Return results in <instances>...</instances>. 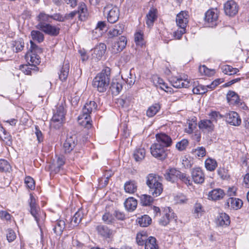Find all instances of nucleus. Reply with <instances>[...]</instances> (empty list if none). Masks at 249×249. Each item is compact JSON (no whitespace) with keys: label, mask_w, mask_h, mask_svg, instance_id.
Instances as JSON below:
<instances>
[{"label":"nucleus","mask_w":249,"mask_h":249,"mask_svg":"<svg viewBox=\"0 0 249 249\" xmlns=\"http://www.w3.org/2000/svg\"><path fill=\"white\" fill-rule=\"evenodd\" d=\"M77 143V140L75 135L68 136L63 144V149L67 153L71 152Z\"/></svg>","instance_id":"f8f14e48"},{"label":"nucleus","mask_w":249,"mask_h":249,"mask_svg":"<svg viewBox=\"0 0 249 249\" xmlns=\"http://www.w3.org/2000/svg\"><path fill=\"white\" fill-rule=\"evenodd\" d=\"M199 71L202 75L209 77L213 76L215 73L214 69H209L205 65L199 67Z\"/></svg>","instance_id":"7c9ffc66"},{"label":"nucleus","mask_w":249,"mask_h":249,"mask_svg":"<svg viewBox=\"0 0 249 249\" xmlns=\"http://www.w3.org/2000/svg\"><path fill=\"white\" fill-rule=\"evenodd\" d=\"M30 200L29 201L30 206V212L34 216L37 223L39 225L40 222L44 221L45 218V214L41 211L39 207L36 203V199L32 194H30Z\"/></svg>","instance_id":"f03ea898"},{"label":"nucleus","mask_w":249,"mask_h":249,"mask_svg":"<svg viewBox=\"0 0 249 249\" xmlns=\"http://www.w3.org/2000/svg\"><path fill=\"white\" fill-rule=\"evenodd\" d=\"M161 181V178L156 174H149L146 177V185L149 188L150 193L155 196H159L163 191Z\"/></svg>","instance_id":"f257e3e1"},{"label":"nucleus","mask_w":249,"mask_h":249,"mask_svg":"<svg viewBox=\"0 0 249 249\" xmlns=\"http://www.w3.org/2000/svg\"><path fill=\"white\" fill-rule=\"evenodd\" d=\"M172 86L176 88H188L192 82L190 79H170Z\"/></svg>","instance_id":"aec40b11"},{"label":"nucleus","mask_w":249,"mask_h":249,"mask_svg":"<svg viewBox=\"0 0 249 249\" xmlns=\"http://www.w3.org/2000/svg\"><path fill=\"white\" fill-rule=\"evenodd\" d=\"M96 230L100 235L108 237L111 234L110 230L106 226L99 225L96 227Z\"/></svg>","instance_id":"f704fd0d"},{"label":"nucleus","mask_w":249,"mask_h":249,"mask_svg":"<svg viewBox=\"0 0 249 249\" xmlns=\"http://www.w3.org/2000/svg\"><path fill=\"white\" fill-rule=\"evenodd\" d=\"M118 79H114L111 86V89L114 93H119L123 88L122 83L118 81Z\"/></svg>","instance_id":"72a5a7b5"},{"label":"nucleus","mask_w":249,"mask_h":249,"mask_svg":"<svg viewBox=\"0 0 249 249\" xmlns=\"http://www.w3.org/2000/svg\"><path fill=\"white\" fill-rule=\"evenodd\" d=\"M109 79H93L92 86L100 92L105 91L109 84Z\"/></svg>","instance_id":"2eb2a0df"},{"label":"nucleus","mask_w":249,"mask_h":249,"mask_svg":"<svg viewBox=\"0 0 249 249\" xmlns=\"http://www.w3.org/2000/svg\"><path fill=\"white\" fill-rule=\"evenodd\" d=\"M186 32V28L179 27V29L175 33V37L177 39H180L182 35Z\"/></svg>","instance_id":"69168bd1"},{"label":"nucleus","mask_w":249,"mask_h":249,"mask_svg":"<svg viewBox=\"0 0 249 249\" xmlns=\"http://www.w3.org/2000/svg\"><path fill=\"white\" fill-rule=\"evenodd\" d=\"M127 42L126 38L124 36H121L119 38V40L115 42L112 46V52L114 53H117L121 52L126 46Z\"/></svg>","instance_id":"a211bd4d"},{"label":"nucleus","mask_w":249,"mask_h":249,"mask_svg":"<svg viewBox=\"0 0 249 249\" xmlns=\"http://www.w3.org/2000/svg\"><path fill=\"white\" fill-rule=\"evenodd\" d=\"M147 236L145 232L138 233L136 236V241L137 244L140 246L145 245V242L148 240Z\"/></svg>","instance_id":"37998d69"},{"label":"nucleus","mask_w":249,"mask_h":249,"mask_svg":"<svg viewBox=\"0 0 249 249\" xmlns=\"http://www.w3.org/2000/svg\"><path fill=\"white\" fill-rule=\"evenodd\" d=\"M124 189L126 193L133 194L137 191V183L134 180L127 181L124 184Z\"/></svg>","instance_id":"c756f323"},{"label":"nucleus","mask_w":249,"mask_h":249,"mask_svg":"<svg viewBox=\"0 0 249 249\" xmlns=\"http://www.w3.org/2000/svg\"><path fill=\"white\" fill-rule=\"evenodd\" d=\"M222 72L227 75H232L239 71L238 69L233 68L230 65H225L221 67Z\"/></svg>","instance_id":"c9c22d12"},{"label":"nucleus","mask_w":249,"mask_h":249,"mask_svg":"<svg viewBox=\"0 0 249 249\" xmlns=\"http://www.w3.org/2000/svg\"><path fill=\"white\" fill-rule=\"evenodd\" d=\"M65 223L62 220L56 221L53 225V231L57 235H60L65 229Z\"/></svg>","instance_id":"cd10ccee"},{"label":"nucleus","mask_w":249,"mask_h":249,"mask_svg":"<svg viewBox=\"0 0 249 249\" xmlns=\"http://www.w3.org/2000/svg\"><path fill=\"white\" fill-rule=\"evenodd\" d=\"M107 50V46L105 44L101 43L97 45L92 50L91 54V60L93 62H98L101 60Z\"/></svg>","instance_id":"1a4fd4ad"},{"label":"nucleus","mask_w":249,"mask_h":249,"mask_svg":"<svg viewBox=\"0 0 249 249\" xmlns=\"http://www.w3.org/2000/svg\"><path fill=\"white\" fill-rule=\"evenodd\" d=\"M178 174L179 170L175 168H170L165 171L164 176L166 180L174 183L178 180Z\"/></svg>","instance_id":"6ab92c4d"},{"label":"nucleus","mask_w":249,"mask_h":249,"mask_svg":"<svg viewBox=\"0 0 249 249\" xmlns=\"http://www.w3.org/2000/svg\"><path fill=\"white\" fill-rule=\"evenodd\" d=\"M217 166L216 161L211 159H208L205 161V167L209 171H213Z\"/></svg>","instance_id":"09e8293b"},{"label":"nucleus","mask_w":249,"mask_h":249,"mask_svg":"<svg viewBox=\"0 0 249 249\" xmlns=\"http://www.w3.org/2000/svg\"><path fill=\"white\" fill-rule=\"evenodd\" d=\"M160 106L159 104H156L150 106L146 111V115L149 117H153L160 110Z\"/></svg>","instance_id":"79ce46f5"},{"label":"nucleus","mask_w":249,"mask_h":249,"mask_svg":"<svg viewBox=\"0 0 249 249\" xmlns=\"http://www.w3.org/2000/svg\"><path fill=\"white\" fill-rule=\"evenodd\" d=\"M189 15L188 12L181 11L177 15L176 22L178 27L186 28L188 23Z\"/></svg>","instance_id":"dca6fc26"},{"label":"nucleus","mask_w":249,"mask_h":249,"mask_svg":"<svg viewBox=\"0 0 249 249\" xmlns=\"http://www.w3.org/2000/svg\"><path fill=\"white\" fill-rule=\"evenodd\" d=\"M31 36L34 40L36 41L38 43L42 42L44 39V35L39 31H32L31 33Z\"/></svg>","instance_id":"58836bf2"},{"label":"nucleus","mask_w":249,"mask_h":249,"mask_svg":"<svg viewBox=\"0 0 249 249\" xmlns=\"http://www.w3.org/2000/svg\"><path fill=\"white\" fill-rule=\"evenodd\" d=\"M124 26L123 24L115 25L113 29H110L108 32L109 37H113L122 35L124 30Z\"/></svg>","instance_id":"a878e982"},{"label":"nucleus","mask_w":249,"mask_h":249,"mask_svg":"<svg viewBox=\"0 0 249 249\" xmlns=\"http://www.w3.org/2000/svg\"><path fill=\"white\" fill-rule=\"evenodd\" d=\"M224 10L227 16L232 17L237 14L239 6L234 0H228L224 4Z\"/></svg>","instance_id":"9d476101"},{"label":"nucleus","mask_w":249,"mask_h":249,"mask_svg":"<svg viewBox=\"0 0 249 249\" xmlns=\"http://www.w3.org/2000/svg\"><path fill=\"white\" fill-rule=\"evenodd\" d=\"M124 207L129 211H134L137 206V201L133 197H128L124 202Z\"/></svg>","instance_id":"c85d7f7f"},{"label":"nucleus","mask_w":249,"mask_h":249,"mask_svg":"<svg viewBox=\"0 0 249 249\" xmlns=\"http://www.w3.org/2000/svg\"><path fill=\"white\" fill-rule=\"evenodd\" d=\"M79 18L81 20H83L87 14V9L86 4L84 2H81L79 4L78 10Z\"/></svg>","instance_id":"4c0bfd02"},{"label":"nucleus","mask_w":249,"mask_h":249,"mask_svg":"<svg viewBox=\"0 0 249 249\" xmlns=\"http://www.w3.org/2000/svg\"><path fill=\"white\" fill-rule=\"evenodd\" d=\"M25 183L26 184L27 187L31 190H33L35 188V182L33 178L31 177H26L25 178Z\"/></svg>","instance_id":"680f3d73"},{"label":"nucleus","mask_w":249,"mask_h":249,"mask_svg":"<svg viewBox=\"0 0 249 249\" xmlns=\"http://www.w3.org/2000/svg\"><path fill=\"white\" fill-rule=\"evenodd\" d=\"M218 20V12L217 9H210L205 13V21L209 27L216 26L217 25Z\"/></svg>","instance_id":"0eeeda50"},{"label":"nucleus","mask_w":249,"mask_h":249,"mask_svg":"<svg viewBox=\"0 0 249 249\" xmlns=\"http://www.w3.org/2000/svg\"><path fill=\"white\" fill-rule=\"evenodd\" d=\"M153 79V83L157 88H160L164 90H165V89H168V87L165 83L163 81V79Z\"/></svg>","instance_id":"3c124183"},{"label":"nucleus","mask_w":249,"mask_h":249,"mask_svg":"<svg viewBox=\"0 0 249 249\" xmlns=\"http://www.w3.org/2000/svg\"><path fill=\"white\" fill-rule=\"evenodd\" d=\"M34 67H30L28 65H23L20 67V70L26 75H32L33 73H35L36 71H33Z\"/></svg>","instance_id":"052dcab7"},{"label":"nucleus","mask_w":249,"mask_h":249,"mask_svg":"<svg viewBox=\"0 0 249 249\" xmlns=\"http://www.w3.org/2000/svg\"><path fill=\"white\" fill-rule=\"evenodd\" d=\"M25 59L28 62L29 65L34 67L33 71H37L38 68L36 65L40 63V58L37 54H35L31 52H28L25 55Z\"/></svg>","instance_id":"9b49d317"},{"label":"nucleus","mask_w":249,"mask_h":249,"mask_svg":"<svg viewBox=\"0 0 249 249\" xmlns=\"http://www.w3.org/2000/svg\"><path fill=\"white\" fill-rule=\"evenodd\" d=\"M65 117L64 108L62 106L57 107L50 122L51 127L59 129L62 126Z\"/></svg>","instance_id":"7ed1b4c3"},{"label":"nucleus","mask_w":249,"mask_h":249,"mask_svg":"<svg viewBox=\"0 0 249 249\" xmlns=\"http://www.w3.org/2000/svg\"><path fill=\"white\" fill-rule=\"evenodd\" d=\"M225 193L221 189H215L211 191L209 193V197L213 200H219L223 197Z\"/></svg>","instance_id":"bb28decb"},{"label":"nucleus","mask_w":249,"mask_h":249,"mask_svg":"<svg viewBox=\"0 0 249 249\" xmlns=\"http://www.w3.org/2000/svg\"><path fill=\"white\" fill-rule=\"evenodd\" d=\"M111 69L108 67H105L95 78H108L110 76Z\"/></svg>","instance_id":"de8ad7c7"},{"label":"nucleus","mask_w":249,"mask_h":249,"mask_svg":"<svg viewBox=\"0 0 249 249\" xmlns=\"http://www.w3.org/2000/svg\"><path fill=\"white\" fill-rule=\"evenodd\" d=\"M151 221V219L147 215H144L137 220L138 224L142 227H147L150 224Z\"/></svg>","instance_id":"ea45409f"},{"label":"nucleus","mask_w":249,"mask_h":249,"mask_svg":"<svg viewBox=\"0 0 249 249\" xmlns=\"http://www.w3.org/2000/svg\"><path fill=\"white\" fill-rule=\"evenodd\" d=\"M52 19H53L55 20L63 22L65 21L64 16L63 17L59 13L54 14L53 15H51Z\"/></svg>","instance_id":"338daca9"},{"label":"nucleus","mask_w":249,"mask_h":249,"mask_svg":"<svg viewBox=\"0 0 249 249\" xmlns=\"http://www.w3.org/2000/svg\"><path fill=\"white\" fill-rule=\"evenodd\" d=\"M191 176L196 183H202L204 181V175L199 167L194 168L192 169Z\"/></svg>","instance_id":"f3484780"},{"label":"nucleus","mask_w":249,"mask_h":249,"mask_svg":"<svg viewBox=\"0 0 249 249\" xmlns=\"http://www.w3.org/2000/svg\"><path fill=\"white\" fill-rule=\"evenodd\" d=\"M65 163V159L64 156H60L57 157L56 161V165L58 170L63 166Z\"/></svg>","instance_id":"0e129e2a"},{"label":"nucleus","mask_w":249,"mask_h":249,"mask_svg":"<svg viewBox=\"0 0 249 249\" xmlns=\"http://www.w3.org/2000/svg\"><path fill=\"white\" fill-rule=\"evenodd\" d=\"M6 237L8 241L11 242L16 239V233L12 229H8L7 231Z\"/></svg>","instance_id":"e2e57ef3"},{"label":"nucleus","mask_w":249,"mask_h":249,"mask_svg":"<svg viewBox=\"0 0 249 249\" xmlns=\"http://www.w3.org/2000/svg\"><path fill=\"white\" fill-rule=\"evenodd\" d=\"M97 106L96 103L93 101H90L87 103L83 108L82 114L79 116V119H85L87 124H89V118L91 113L96 110Z\"/></svg>","instance_id":"423d86ee"},{"label":"nucleus","mask_w":249,"mask_h":249,"mask_svg":"<svg viewBox=\"0 0 249 249\" xmlns=\"http://www.w3.org/2000/svg\"><path fill=\"white\" fill-rule=\"evenodd\" d=\"M156 138L157 141L156 143H160V145H162L165 148L169 147L172 144V139L165 133L156 134Z\"/></svg>","instance_id":"4468645a"},{"label":"nucleus","mask_w":249,"mask_h":249,"mask_svg":"<svg viewBox=\"0 0 249 249\" xmlns=\"http://www.w3.org/2000/svg\"><path fill=\"white\" fill-rule=\"evenodd\" d=\"M31 47L29 51L32 53L37 54H40L42 53V49L36 45L32 40L30 41Z\"/></svg>","instance_id":"6e6d98bb"},{"label":"nucleus","mask_w":249,"mask_h":249,"mask_svg":"<svg viewBox=\"0 0 249 249\" xmlns=\"http://www.w3.org/2000/svg\"><path fill=\"white\" fill-rule=\"evenodd\" d=\"M145 156V150L144 148H139L137 149L133 154V157L137 161L142 160Z\"/></svg>","instance_id":"e433bc0d"},{"label":"nucleus","mask_w":249,"mask_h":249,"mask_svg":"<svg viewBox=\"0 0 249 249\" xmlns=\"http://www.w3.org/2000/svg\"><path fill=\"white\" fill-rule=\"evenodd\" d=\"M69 64L68 63H65L59 73V78H67L69 72Z\"/></svg>","instance_id":"a18cd8bd"},{"label":"nucleus","mask_w":249,"mask_h":249,"mask_svg":"<svg viewBox=\"0 0 249 249\" xmlns=\"http://www.w3.org/2000/svg\"><path fill=\"white\" fill-rule=\"evenodd\" d=\"M38 23V24H47L46 22H51L50 19L51 18V15H49L45 14L44 12L40 13L37 17Z\"/></svg>","instance_id":"c03bdc74"},{"label":"nucleus","mask_w":249,"mask_h":249,"mask_svg":"<svg viewBox=\"0 0 249 249\" xmlns=\"http://www.w3.org/2000/svg\"><path fill=\"white\" fill-rule=\"evenodd\" d=\"M198 126L200 129L208 132L212 131L214 129L212 121L209 120H201L198 124Z\"/></svg>","instance_id":"393cba45"},{"label":"nucleus","mask_w":249,"mask_h":249,"mask_svg":"<svg viewBox=\"0 0 249 249\" xmlns=\"http://www.w3.org/2000/svg\"><path fill=\"white\" fill-rule=\"evenodd\" d=\"M226 122L232 125L238 126L241 123V119L237 113L231 111L225 115Z\"/></svg>","instance_id":"ddd939ff"},{"label":"nucleus","mask_w":249,"mask_h":249,"mask_svg":"<svg viewBox=\"0 0 249 249\" xmlns=\"http://www.w3.org/2000/svg\"><path fill=\"white\" fill-rule=\"evenodd\" d=\"M193 153L198 157H203L206 155V149L204 147H198L193 150Z\"/></svg>","instance_id":"864d4df0"},{"label":"nucleus","mask_w":249,"mask_h":249,"mask_svg":"<svg viewBox=\"0 0 249 249\" xmlns=\"http://www.w3.org/2000/svg\"><path fill=\"white\" fill-rule=\"evenodd\" d=\"M145 249H158L155 237L150 236L145 242Z\"/></svg>","instance_id":"473e14b6"},{"label":"nucleus","mask_w":249,"mask_h":249,"mask_svg":"<svg viewBox=\"0 0 249 249\" xmlns=\"http://www.w3.org/2000/svg\"><path fill=\"white\" fill-rule=\"evenodd\" d=\"M188 145V140L187 139H183L177 143L176 147L179 151H183L186 149Z\"/></svg>","instance_id":"603ef678"},{"label":"nucleus","mask_w":249,"mask_h":249,"mask_svg":"<svg viewBox=\"0 0 249 249\" xmlns=\"http://www.w3.org/2000/svg\"><path fill=\"white\" fill-rule=\"evenodd\" d=\"M103 12L110 23H114L119 19V10L116 6L110 4H107L104 7Z\"/></svg>","instance_id":"20e7f679"},{"label":"nucleus","mask_w":249,"mask_h":249,"mask_svg":"<svg viewBox=\"0 0 249 249\" xmlns=\"http://www.w3.org/2000/svg\"><path fill=\"white\" fill-rule=\"evenodd\" d=\"M36 28L39 29L46 34L51 36H57L59 34L60 28L55 26L48 24H37Z\"/></svg>","instance_id":"6e6552de"},{"label":"nucleus","mask_w":249,"mask_h":249,"mask_svg":"<svg viewBox=\"0 0 249 249\" xmlns=\"http://www.w3.org/2000/svg\"><path fill=\"white\" fill-rule=\"evenodd\" d=\"M157 10L154 8H151L146 15V23L150 27L153 25V23L157 18Z\"/></svg>","instance_id":"4be33fe9"},{"label":"nucleus","mask_w":249,"mask_h":249,"mask_svg":"<svg viewBox=\"0 0 249 249\" xmlns=\"http://www.w3.org/2000/svg\"><path fill=\"white\" fill-rule=\"evenodd\" d=\"M153 200V198L150 196L147 195H142L140 197L141 203L143 206L150 205Z\"/></svg>","instance_id":"8fccbe9b"},{"label":"nucleus","mask_w":249,"mask_h":249,"mask_svg":"<svg viewBox=\"0 0 249 249\" xmlns=\"http://www.w3.org/2000/svg\"><path fill=\"white\" fill-rule=\"evenodd\" d=\"M230 222L229 216L225 213H220L217 217L216 223L219 226H228L230 224Z\"/></svg>","instance_id":"b1692460"},{"label":"nucleus","mask_w":249,"mask_h":249,"mask_svg":"<svg viewBox=\"0 0 249 249\" xmlns=\"http://www.w3.org/2000/svg\"><path fill=\"white\" fill-rule=\"evenodd\" d=\"M102 219L106 224H110L114 221V218L112 214L109 213H106L102 216Z\"/></svg>","instance_id":"bf43d9fd"},{"label":"nucleus","mask_w":249,"mask_h":249,"mask_svg":"<svg viewBox=\"0 0 249 249\" xmlns=\"http://www.w3.org/2000/svg\"><path fill=\"white\" fill-rule=\"evenodd\" d=\"M243 204L242 201L236 198L230 197L227 200L226 205L229 208H232L235 210L240 209Z\"/></svg>","instance_id":"5701e85b"},{"label":"nucleus","mask_w":249,"mask_h":249,"mask_svg":"<svg viewBox=\"0 0 249 249\" xmlns=\"http://www.w3.org/2000/svg\"><path fill=\"white\" fill-rule=\"evenodd\" d=\"M3 130V134L4 135L3 138L1 136V140L3 141V142H5L7 145H10L12 143L11 142V137L9 133H7L5 130H4L3 127L1 126V131Z\"/></svg>","instance_id":"13d9d810"},{"label":"nucleus","mask_w":249,"mask_h":249,"mask_svg":"<svg viewBox=\"0 0 249 249\" xmlns=\"http://www.w3.org/2000/svg\"><path fill=\"white\" fill-rule=\"evenodd\" d=\"M179 179L182 182H184L187 185H190L191 183L189 177L187 176L185 173H182L179 171V174L178 177V179Z\"/></svg>","instance_id":"4d7b16f0"},{"label":"nucleus","mask_w":249,"mask_h":249,"mask_svg":"<svg viewBox=\"0 0 249 249\" xmlns=\"http://www.w3.org/2000/svg\"><path fill=\"white\" fill-rule=\"evenodd\" d=\"M172 213H170L169 210L168 211V213H167V210H166L164 215L159 221L160 224L162 226L167 225L169 223L171 218L172 217Z\"/></svg>","instance_id":"a19ab883"},{"label":"nucleus","mask_w":249,"mask_h":249,"mask_svg":"<svg viewBox=\"0 0 249 249\" xmlns=\"http://www.w3.org/2000/svg\"><path fill=\"white\" fill-rule=\"evenodd\" d=\"M150 152L154 157L161 160L165 159L167 156L165 147L156 142L151 146Z\"/></svg>","instance_id":"39448f33"},{"label":"nucleus","mask_w":249,"mask_h":249,"mask_svg":"<svg viewBox=\"0 0 249 249\" xmlns=\"http://www.w3.org/2000/svg\"><path fill=\"white\" fill-rule=\"evenodd\" d=\"M210 116L211 117V119L212 120V122L213 121L216 122V119L218 117L222 118L223 116L218 112L216 111H212L210 114Z\"/></svg>","instance_id":"774afa93"},{"label":"nucleus","mask_w":249,"mask_h":249,"mask_svg":"<svg viewBox=\"0 0 249 249\" xmlns=\"http://www.w3.org/2000/svg\"><path fill=\"white\" fill-rule=\"evenodd\" d=\"M11 170V167L8 162L1 159V171L10 173Z\"/></svg>","instance_id":"5fc2aeb1"},{"label":"nucleus","mask_w":249,"mask_h":249,"mask_svg":"<svg viewBox=\"0 0 249 249\" xmlns=\"http://www.w3.org/2000/svg\"><path fill=\"white\" fill-rule=\"evenodd\" d=\"M24 46V43L22 38H19L14 41L12 43L13 51L18 53L23 50Z\"/></svg>","instance_id":"2f4dec72"},{"label":"nucleus","mask_w":249,"mask_h":249,"mask_svg":"<svg viewBox=\"0 0 249 249\" xmlns=\"http://www.w3.org/2000/svg\"><path fill=\"white\" fill-rule=\"evenodd\" d=\"M83 216L82 212L79 210L73 216L71 221V224L74 223V226L77 225L81 221Z\"/></svg>","instance_id":"49530a36"},{"label":"nucleus","mask_w":249,"mask_h":249,"mask_svg":"<svg viewBox=\"0 0 249 249\" xmlns=\"http://www.w3.org/2000/svg\"><path fill=\"white\" fill-rule=\"evenodd\" d=\"M227 100L230 105L239 106L240 100L237 93L233 91H229L227 94Z\"/></svg>","instance_id":"412c9836"}]
</instances>
